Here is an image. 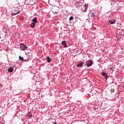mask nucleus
I'll use <instances>...</instances> for the list:
<instances>
[{"label": "nucleus", "mask_w": 124, "mask_h": 124, "mask_svg": "<svg viewBox=\"0 0 124 124\" xmlns=\"http://www.w3.org/2000/svg\"><path fill=\"white\" fill-rule=\"evenodd\" d=\"M86 64L85 66L87 65V67H90V66H92L93 65V62L91 60H89L87 61L86 62Z\"/></svg>", "instance_id": "nucleus-1"}, {"label": "nucleus", "mask_w": 124, "mask_h": 124, "mask_svg": "<svg viewBox=\"0 0 124 124\" xmlns=\"http://www.w3.org/2000/svg\"><path fill=\"white\" fill-rule=\"evenodd\" d=\"M87 9H88V4H87L83 5L81 8V10L82 12H86V11H87Z\"/></svg>", "instance_id": "nucleus-2"}, {"label": "nucleus", "mask_w": 124, "mask_h": 124, "mask_svg": "<svg viewBox=\"0 0 124 124\" xmlns=\"http://www.w3.org/2000/svg\"><path fill=\"white\" fill-rule=\"evenodd\" d=\"M20 49L22 51H25L27 49V46L24 44H20Z\"/></svg>", "instance_id": "nucleus-3"}, {"label": "nucleus", "mask_w": 124, "mask_h": 124, "mask_svg": "<svg viewBox=\"0 0 124 124\" xmlns=\"http://www.w3.org/2000/svg\"><path fill=\"white\" fill-rule=\"evenodd\" d=\"M108 23H110L111 25H114L116 23V20L113 19H108Z\"/></svg>", "instance_id": "nucleus-4"}, {"label": "nucleus", "mask_w": 124, "mask_h": 124, "mask_svg": "<svg viewBox=\"0 0 124 124\" xmlns=\"http://www.w3.org/2000/svg\"><path fill=\"white\" fill-rule=\"evenodd\" d=\"M101 75H102V76H104L105 78V79L107 80V78H108V76L106 74V73L102 72L101 73Z\"/></svg>", "instance_id": "nucleus-5"}, {"label": "nucleus", "mask_w": 124, "mask_h": 124, "mask_svg": "<svg viewBox=\"0 0 124 124\" xmlns=\"http://www.w3.org/2000/svg\"><path fill=\"white\" fill-rule=\"evenodd\" d=\"M84 64V62H81L79 63L78 65H77V67H82V66H83Z\"/></svg>", "instance_id": "nucleus-6"}, {"label": "nucleus", "mask_w": 124, "mask_h": 124, "mask_svg": "<svg viewBox=\"0 0 124 124\" xmlns=\"http://www.w3.org/2000/svg\"><path fill=\"white\" fill-rule=\"evenodd\" d=\"M62 45H63L65 48H67V45H66V43L64 41L62 42Z\"/></svg>", "instance_id": "nucleus-7"}, {"label": "nucleus", "mask_w": 124, "mask_h": 124, "mask_svg": "<svg viewBox=\"0 0 124 124\" xmlns=\"http://www.w3.org/2000/svg\"><path fill=\"white\" fill-rule=\"evenodd\" d=\"M37 17H34L33 19H32V21H33V23H35L36 24V23H37Z\"/></svg>", "instance_id": "nucleus-8"}, {"label": "nucleus", "mask_w": 124, "mask_h": 124, "mask_svg": "<svg viewBox=\"0 0 124 124\" xmlns=\"http://www.w3.org/2000/svg\"><path fill=\"white\" fill-rule=\"evenodd\" d=\"M35 22H32L31 25V28H32V29H33L35 26Z\"/></svg>", "instance_id": "nucleus-9"}, {"label": "nucleus", "mask_w": 124, "mask_h": 124, "mask_svg": "<svg viewBox=\"0 0 124 124\" xmlns=\"http://www.w3.org/2000/svg\"><path fill=\"white\" fill-rule=\"evenodd\" d=\"M77 3L78 4V6H82V5H83V3L80 1H78Z\"/></svg>", "instance_id": "nucleus-10"}, {"label": "nucleus", "mask_w": 124, "mask_h": 124, "mask_svg": "<svg viewBox=\"0 0 124 124\" xmlns=\"http://www.w3.org/2000/svg\"><path fill=\"white\" fill-rule=\"evenodd\" d=\"M15 13L13 14L15 15H17V14H18V13H20V10H15Z\"/></svg>", "instance_id": "nucleus-11"}, {"label": "nucleus", "mask_w": 124, "mask_h": 124, "mask_svg": "<svg viewBox=\"0 0 124 124\" xmlns=\"http://www.w3.org/2000/svg\"><path fill=\"white\" fill-rule=\"evenodd\" d=\"M46 59H47V62H51V59L50 58V57H46Z\"/></svg>", "instance_id": "nucleus-12"}, {"label": "nucleus", "mask_w": 124, "mask_h": 124, "mask_svg": "<svg viewBox=\"0 0 124 124\" xmlns=\"http://www.w3.org/2000/svg\"><path fill=\"white\" fill-rule=\"evenodd\" d=\"M8 71H9V72H13V69L12 67H11L10 68H9L8 69Z\"/></svg>", "instance_id": "nucleus-13"}, {"label": "nucleus", "mask_w": 124, "mask_h": 124, "mask_svg": "<svg viewBox=\"0 0 124 124\" xmlns=\"http://www.w3.org/2000/svg\"><path fill=\"white\" fill-rule=\"evenodd\" d=\"M19 59L20 61H22V62H24V58L20 56L19 57Z\"/></svg>", "instance_id": "nucleus-14"}, {"label": "nucleus", "mask_w": 124, "mask_h": 124, "mask_svg": "<svg viewBox=\"0 0 124 124\" xmlns=\"http://www.w3.org/2000/svg\"><path fill=\"white\" fill-rule=\"evenodd\" d=\"M27 117H28V119H30V118H31V117H32V115L28 114V115H27Z\"/></svg>", "instance_id": "nucleus-15"}, {"label": "nucleus", "mask_w": 124, "mask_h": 124, "mask_svg": "<svg viewBox=\"0 0 124 124\" xmlns=\"http://www.w3.org/2000/svg\"><path fill=\"white\" fill-rule=\"evenodd\" d=\"M74 18L73 17V16H71L69 19V20H74Z\"/></svg>", "instance_id": "nucleus-16"}, {"label": "nucleus", "mask_w": 124, "mask_h": 124, "mask_svg": "<svg viewBox=\"0 0 124 124\" xmlns=\"http://www.w3.org/2000/svg\"><path fill=\"white\" fill-rule=\"evenodd\" d=\"M92 16H94V14H92Z\"/></svg>", "instance_id": "nucleus-17"}, {"label": "nucleus", "mask_w": 124, "mask_h": 124, "mask_svg": "<svg viewBox=\"0 0 124 124\" xmlns=\"http://www.w3.org/2000/svg\"><path fill=\"white\" fill-rule=\"evenodd\" d=\"M53 124H57L56 122L53 123Z\"/></svg>", "instance_id": "nucleus-18"}, {"label": "nucleus", "mask_w": 124, "mask_h": 124, "mask_svg": "<svg viewBox=\"0 0 124 124\" xmlns=\"http://www.w3.org/2000/svg\"><path fill=\"white\" fill-rule=\"evenodd\" d=\"M56 13V14H58V13Z\"/></svg>", "instance_id": "nucleus-19"}]
</instances>
